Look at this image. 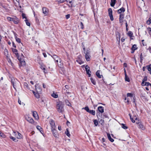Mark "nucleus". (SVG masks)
<instances>
[{
  "mask_svg": "<svg viewBox=\"0 0 151 151\" xmlns=\"http://www.w3.org/2000/svg\"><path fill=\"white\" fill-rule=\"evenodd\" d=\"M124 17V15L123 14H121L119 15V22L122 23L124 22L123 19Z\"/></svg>",
  "mask_w": 151,
  "mask_h": 151,
  "instance_id": "obj_13",
  "label": "nucleus"
},
{
  "mask_svg": "<svg viewBox=\"0 0 151 151\" xmlns=\"http://www.w3.org/2000/svg\"><path fill=\"white\" fill-rule=\"evenodd\" d=\"M83 109H85L87 111V112L88 113L90 111L89 108L88 106H86V107H85V108H84Z\"/></svg>",
  "mask_w": 151,
  "mask_h": 151,
  "instance_id": "obj_42",
  "label": "nucleus"
},
{
  "mask_svg": "<svg viewBox=\"0 0 151 151\" xmlns=\"http://www.w3.org/2000/svg\"><path fill=\"white\" fill-rule=\"evenodd\" d=\"M65 95H67L68 97H71V96L70 95V93L69 92L67 91H66V92L65 93Z\"/></svg>",
  "mask_w": 151,
  "mask_h": 151,
  "instance_id": "obj_40",
  "label": "nucleus"
},
{
  "mask_svg": "<svg viewBox=\"0 0 151 151\" xmlns=\"http://www.w3.org/2000/svg\"><path fill=\"white\" fill-rule=\"evenodd\" d=\"M136 123L137 125V127L139 129L142 130H144L145 129V126L140 120H138V121L136 122Z\"/></svg>",
  "mask_w": 151,
  "mask_h": 151,
  "instance_id": "obj_4",
  "label": "nucleus"
},
{
  "mask_svg": "<svg viewBox=\"0 0 151 151\" xmlns=\"http://www.w3.org/2000/svg\"><path fill=\"white\" fill-rule=\"evenodd\" d=\"M20 64L21 66H23L25 65V62L24 61H20Z\"/></svg>",
  "mask_w": 151,
  "mask_h": 151,
  "instance_id": "obj_34",
  "label": "nucleus"
},
{
  "mask_svg": "<svg viewBox=\"0 0 151 151\" xmlns=\"http://www.w3.org/2000/svg\"><path fill=\"white\" fill-rule=\"evenodd\" d=\"M58 129L60 131H61V130L62 129H61V127L60 126H58Z\"/></svg>",
  "mask_w": 151,
  "mask_h": 151,
  "instance_id": "obj_64",
  "label": "nucleus"
},
{
  "mask_svg": "<svg viewBox=\"0 0 151 151\" xmlns=\"http://www.w3.org/2000/svg\"><path fill=\"white\" fill-rule=\"evenodd\" d=\"M51 96L54 98H56L58 97V95L54 93L51 94Z\"/></svg>",
  "mask_w": 151,
  "mask_h": 151,
  "instance_id": "obj_32",
  "label": "nucleus"
},
{
  "mask_svg": "<svg viewBox=\"0 0 151 151\" xmlns=\"http://www.w3.org/2000/svg\"><path fill=\"white\" fill-rule=\"evenodd\" d=\"M66 104L68 106H70L71 105V104L69 102L68 100H66L65 101Z\"/></svg>",
  "mask_w": 151,
  "mask_h": 151,
  "instance_id": "obj_50",
  "label": "nucleus"
},
{
  "mask_svg": "<svg viewBox=\"0 0 151 151\" xmlns=\"http://www.w3.org/2000/svg\"><path fill=\"white\" fill-rule=\"evenodd\" d=\"M35 88L37 92L40 93L41 92L42 89L39 87H37V86L35 85Z\"/></svg>",
  "mask_w": 151,
  "mask_h": 151,
  "instance_id": "obj_21",
  "label": "nucleus"
},
{
  "mask_svg": "<svg viewBox=\"0 0 151 151\" xmlns=\"http://www.w3.org/2000/svg\"><path fill=\"white\" fill-rule=\"evenodd\" d=\"M147 70L148 71H150V72H151V64L150 65L148 66Z\"/></svg>",
  "mask_w": 151,
  "mask_h": 151,
  "instance_id": "obj_51",
  "label": "nucleus"
},
{
  "mask_svg": "<svg viewBox=\"0 0 151 151\" xmlns=\"http://www.w3.org/2000/svg\"><path fill=\"white\" fill-rule=\"evenodd\" d=\"M24 21L26 23V24L28 26H30V23L29 22L28 20L27 19H25L24 20Z\"/></svg>",
  "mask_w": 151,
  "mask_h": 151,
  "instance_id": "obj_39",
  "label": "nucleus"
},
{
  "mask_svg": "<svg viewBox=\"0 0 151 151\" xmlns=\"http://www.w3.org/2000/svg\"><path fill=\"white\" fill-rule=\"evenodd\" d=\"M109 14L111 20L112 21L114 20V18L112 15V11L111 8H109L108 9Z\"/></svg>",
  "mask_w": 151,
  "mask_h": 151,
  "instance_id": "obj_7",
  "label": "nucleus"
},
{
  "mask_svg": "<svg viewBox=\"0 0 151 151\" xmlns=\"http://www.w3.org/2000/svg\"><path fill=\"white\" fill-rule=\"evenodd\" d=\"M70 14H68L65 16V17L66 19H69L70 18Z\"/></svg>",
  "mask_w": 151,
  "mask_h": 151,
  "instance_id": "obj_58",
  "label": "nucleus"
},
{
  "mask_svg": "<svg viewBox=\"0 0 151 151\" xmlns=\"http://www.w3.org/2000/svg\"><path fill=\"white\" fill-rule=\"evenodd\" d=\"M24 87L25 88H28V85L26 83H24Z\"/></svg>",
  "mask_w": 151,
  "mask_h": 151,
  "instance_id": "obj_49",
  "label": "nucleus"
},
{
  "mask_svg": "<svg viewBox=\"0 0 151 151\" xmlns=\"http://www.w3.org/2000/svg\"><path fill=\"white\" fill-rule=\"evenodd\" d=\"M0 136L3 137L5 138L6 137L5 135L1 132L0 131Z\"/></svg>",
  "mask_w": 151,
  "mask_h": 151,
  "instance_id": "obj_37",
  "label": "nucleus"
},
{
  "mask_svg": "<svg viewBox=\"0 0 151 151\" xmlns=\"http://www.w3.org/2000/svg\"><path fill=\"white\" fill-rule=\"evenodd\" d=\"M17 133H18V132H14L12 133V135L17 137L16 136H17Z\"/></svg>",
  "mask_w": 151,
  "mask_h": 151,
  "instance_id": "obj_47",
  "label": "nucleus"
},
{
  "mask_svg": "<svg viewBox=\"0 0 151 151\" xmlns=\"http://www.w3.org/2000/svg\"><path fill=\"white\" fill-rule=\"evenodd\" d=\"M22 17L23 19L25 18L26 19H26L27 17H26V15L25 14H24V13H22Z\"/></svg>",
  "mask_w": 151,
  "mask_h": 151,
  "instance_id": "obj_53",
  "label": "nucleus"
},
{
  "mask_svg": "<svg viewBox=\"0 0 151 151\" xmlns=\"http://www.w3.org/2000/svg\"><path fill=\"white\" fill-rule=\"evenodd\" d=\"M148 30L149 31V34L150 36H151V28H149L148 29Z\"/></svg>",
  "mask_w": 151,
  "mask_h": 151,
  "instance_id": "obj_57",
  "label": "nucleus"
},
{
  "mask_svg": "<svg viewBox=\"0 0 151 151\" xmlns=\"http://www.w3.org/2000/svg\"><path fill=\"white\" fill-rule=\"evenodd\" d=\"M145 81H142V82L141 83V85L142 86H145Z\"/></svg>",
  "mask_w": 151,
  "mask_h": 151,
  "instance_id": "obj_60",
  "label": "nucleus"
},
{
  "mask_svg": "<svg viewBox=\"0 0 151 151\" xmlns=\"http://www.w3.org/2000/svg\"><path fill=\"white\" fill-rule=\"evenodd\" d=\"M116 1V0H111V3L110 5L111 6L113 7L114 6Z\"/></svg>",
  "mask_w": 151,
  "mask_h": 151,
  "instance_id": "obj_27",
  "label": "nucleus"
},
{
  "mask_svg": "<svg viewBox=\"0 0 151 151\" xmlns=\"http://www.w3.org/2000/svg\"><path fill=\"white\" fill-rule=\"evenodd\" d=\"M15 35V37L16 39V41L19 43H20L21 42V40L19 38L17 37V34L15 33L14 34Z\"/></svg>",
  "mask_w": 151,
  "mask_h": 151,
  "instance_id": "obj_24",
  "label": "nucleus"
},
{
  "mask_svg": "<svg viewBox=\"0 0 151 151\" xmlns=\"http://www.w3.org/2000/svg\"><path fill=\"white\" fill-rule=\"evenodd\" d=\"M147 23L148 24H150L151 23V14L150 15V17L147 21Z\"/></svg>",
  "mask_w": 151,
  "mask_h": 151,
  "instance_id": "obj_29",
  "label": "nucleus"
},
{
  "mask_svg": "<svg viewBox=\"0 0 151 151\" xmlns=\"http://www.w3.org/2000/svg\"><path fill=\"white\" fill-rule=\"evenodd\" d=\"M128 35L131 38L132 37L133 33L132 32L129 31L128 32Z\"/></svg>",
  "mask_w": 151,
  "mask_h": 151,
  "instance_id": "obj_35",
  "label": "nucleus"
},
{
  "mask_svg": "<svg viewBox=\"0 0 151 151\" xmlns=\"http://www.w3.org/2000/svg\"><path fill=\"white\" fill-rule=\"evenodd\" d=\"M32 92L34 94L35 96L37 99H39L40 97V96L39 94V93H38L37 92H35L33 91H32Z\"/></svg>",
  "mask_w": 151,
  "mask_h": 151,
  "instance_id": "obj_19",
  "label": "nucleus"
},
{
  "mask_svg": "<svg viewBox=\"0 0 151 151\" xmlns=\"http://www.w3.org/2000/svg\"><path fill=\"white\" fill-rule=\"evenodd\" d=\"M43 13L45 16L47 15L48 14L49 11L47 8L45 7H43L42 8Z\"/></svg>",
  "mask_w": 151,
  "mask_h": 151,
  "instance_id": "obj_11",
  "label": "nucleus"
},
{
  "mask_svg": "<svg viewBox=\"0 0 151 151\" xmlns=\"http://www.w3.org/2000/svg\"><path fill=\"white\" fill-rule=\"evenodd\" d=\"M17 138L18 139H20L22 137V135L19 133L18 132V133H17Z\"/></svg>",
  "mask_w": 151,
  "mask_h": 151,
  "instance_id": "obj_26",
  "label": "nucleus"
},
{
  "mask_svg": "<svg viewBox=\"0 0 151 151\" xmlns=\"http://www.w3.org/2000/svg\"><path fill=\"white\" fill-rule=\"evenodd\" d=\"M137 49V46L136 45H134L132 46L131 48L132 51H131V53H133L134 51Z\"/></svg>",
  "mask_w": 151,
  "mask_h": 151,
  "instance_id": "obj_18",
  "label": "nucleus"
},
{
  "mask_svg": "<svg viewBox=\"0 0 151 151\" xmlns=\"http://www.w3.org/2000/svg\"><path fill=\"white\" fill-rule=\"evenodd\" d=\"M12 44L13 46L14 47V48H16V45H15V44L14 43V42H12Z\"/></svg>",
  "mask_w": 151,
  "mask_h": 151,
  "instance_id": "obj_61",
  "label": "nucleus"
},
{
  "mask_svg": "<svg viewBox=\"0 0 151 151\" xmlns=\"http://www.w3.org/2000/svg\"><path fill=\"white\" fill-rule=\"evenodd\" d=\"M129 115L130 117V119L133 123L135 122V120H136V122L138 121V120H139L138 119H137V116H134L133 117H132V115L130 114H129Z\"/></svg>",
  "mask_w": 151,
  "mask_h": 151,
  "instance_id": "obj_6",
  "label": "nucleus"
},
{
  "mask_svg": "<svg viewBox=\"0 0 151 151\" xmlns=\"http://www.w3.org/2000/svg\"><path fill=\"white\" fill-rule=\"evenodd\" d=\"M37 129L39 130L40 132H41V133H42V128L41 127L39 126H37Z\"/></svg>",
  "mask_w": 151,
  "mask_h": 151,
  "instance_id": "obj_36",
  "label": "nucleus"
},
{
  "mask_svg": "<svg viewBox=\"0 0 151 151\" xmlns=\"http://www.w3.org/2000/svg\"><path fill=\"white\" fill-rule=\"evenodd\" d=\"M88 113L93 115H95L96 113L95 111L94 110H90Z\"/></svg>",
  "mask_w": 151,
  "mask_h": 151,
  "instance_id": "obj_28",
  "label": "nucleus"
},
{
  "mask_svg": "<svg viewBox=\"0 0 151 151\" xmlns=\"http://www.w3.org/2000/svg\"><path fill=\"white\" fill-rule=\"evenodd\" d=\"M51 131L54 136L56 137H58V133L57 131L55 129V128H54V129H52Z\"/></svg>",
  "mask_w": 151,
  "mask_h": 151,
  "instance_id": "obj_10",
  "label": "nucleus"
},
{
  "mask_svg": "<svg viewBox=\"0 0 151 151\" xmlns=\"http://www.w3.org/2000/svg\"><path fill=\"white\" fill-rule=\"evenodd\" d=\"M7 20L9 21H12L14 23L16 24H18L19 22V19L16 17H14L12 18L8 17H7Z\"/></svg>",
  "mask_w": 151,
  "mask_h": 151,
  "instance_id": "obj_3",
  "label": "nucleus"
},
{
  "mask_svg": "<svg viewBox=\"0 0 151 151\" xmlns=\"http://www.w3.org/2000/svg\"><path fill=\"white\" fill-rule=\"evenodd\" d=\"M13 52L15 53V54L17 55H18V53H17V50L15 49H13L12 50Z\"/></svg>",
  "mask_w": 151,
  "mask_h": 151,
  "instance_id": "obj_44",
  "label": "nucleus"
},
{
  "mask_svg": "<svg viewBox=\"0 0 151 151\" xmlns=\"http://www.w3.org/2000/svg\"><path fill=\"white\" fill-rule=\"evenodd\" d=\"M121 40L122 42H123L124 41L125 39L124 38H122Z\"/></svg>",
  "mask_w": 151,
  "mask_h": 151,
  "instance_id": "obj_63",
  "label": "nucleus"
},
{
  "mask_svg": "<svg viewBox=\"0 0 151 151\" xmlns=\"http://www.w3.org/2000/svg\"><path fill=\"white\" fill-rule=\"evenodd\" d=\"M56 107L58 111L59 112H63L64 111L63 104L62 102H57Z\"/></svg>",
  "mask_w": 151,
  "mask_h": 151,
  "instance_id": "obj_1",
  "label": "nucleus"
},
{
  "mask_svg": "<svg viewBox=\"0 0 151 151\" xmlns=\"http://www.w3.org/2000/svg\"><path fill=\"white\" fill-rule=\"evenodd\" d=\"M81 28L82 29H83V23L82 22H81V25H80Z\"/></svg>",
  "mask_w": 151,
  "mask_h": 151,
  "instance_id": "obj_59",
  "label": "nucleus"
},
{
  "mask_svg": "<svg viewBox=\"0 0 151 151\" xmlns=\"http://www.w3.org/2000/svg\"><path fill=\"white\" fill-rule=\"evenodd\" d=\"M107 136L108 139L111 142H113L114 141V139L111 138L110 134L109 133H107Z\"/></svg>",
  "mask_w": 151,
  "mask_h": 151,
  "instance_id": "obj_20",
  "label": "nucleus"
},
{
  "mask_svg": "<svg viewBox=\"0 0 151 151\" xmlns=\"http://www.w3.org/2000/svg\"><path fill=\"white\" fill-rule=\"evenodd\" d=\"M17 82H18V81L16 79H15L14 78H12L11 83L14 88L15 89L16 87Z\"/></svg>",
  "mask_w": 151,
  "mask_h": 151,
  "instance_id": "obj_5",
  "label": "nucleus"
},
{
  "mask_svg": "<svg viewBox=\"0 0 151 151\" xmlns=\"http://www.w3.org/2000/svg\"><path fill=\"white\" fill-rule=\"evenodd\" d=\"M104 120L103 119H101L100 121H99V122L100 123H101V124H102V123H104Z\"/></svg>",
  "mask_w": 151,
  "mask_h": 151,
  "instance_id": "obj_62",
  "label": "nucleus"
},
{
  "mask_svg": "<svg viewBox=\"0 0 151 151\" xmlns=\"http://www.w3.org/2000/svg\"><path fill=\"white\" fill-rule=\"evenodd\" d=\"M26 119L30 123L33 124L34 122V120L31 117H27Z\"/></svg>",
  "mask_w": 151,
  "mask_h": 151,
  "instance_id": "obj_14",
  "label": "nucleus"
},
{
  "mask_svg": "<svg viewBox=\"0 0 151 151\" xmlns=\"http://www.w3.org/2000/svg\"><path fill=\"white\" fill-rule=\"evenodd\" d=\"M93 122L94 124H95V126H97L98 124V121L96 119H95L94 120Z\"/></svg>",
  "mask_w": 151,
  "mask_h": 151,
  "instance_id": "obj_43",
  "label": "nucleus"
},
{
  "mask_svg": "<svg viewBox=\"0 0 151 151\" xmlns=\"http://www.w3.org/2000/svg\"><path fill=\"white\" fill-rule=\"evenodd\" d=\"M73 0H66L65 1H66L67 2H69L70 4L71 5V6H72L73 5L72 2Z\"/></svg>",
  "mask_w": 151,
  "mask_h": 151,
  "instance_id": "obj_41",
  "label": "nucleus"
},
{
  "mask_svg": "<svg viewBox=\"0 0 151 151\" xmlns=\"http://www.w3.org/2000/svg\"><path fill=\"white\" fill-rule=\"evenodd\" d=\"M65 133L68 137H70V135L68 129H66V131H65Z\"/></svg>",
  "mask_w": 151,
  "mask_h": 151,
  "instance_id": "obj_30",
  "label": "nucleus"
},
{
  "mask_svg": "<svg viewBox=\"0 0 151 151\" xmlns=\"http://www.w3.org/2000/svg\"><path fill=\"white\" fill-rule=\"evenodd\" d=\"M76 61L80 65L84 63V62L82 60V59H80L76 60Z\"/></svg>",
  "mask_w": 151,
  "mask_h": 151,
  "instance_id": "obj_25",
  "label": "nucleus"
},
{
  "mask_svg": "<svg viewBox=\"0 0 151 151\" xmlns=\"http://www.w3.org/2000/svg\"><path fill=\"white\" fill-rule=\"evenodd\" d=\"M98 110L99 112L103 113L104 112V107L102 106H99L98 107Z\"/></svg>",
  "mask_w": 151,
  "mask_h": 151,
  "instance_id": "obj_16",
  "label": "nucleus"
},
{
  "mask_svg": "<svg viewBox=\"0 0 151 151\" xmlns=\"http://www.w3.org/2000/svg\"><path fill=\"white\" fill-rule=\"evenodd\" d=\"M151 84L150 83L148 82H145V86H150Z\"/></svg>",
  "mask_w": 151,
  "mask_h": 151,
  "instance_id": "obj_52",
  "label": "nucleus"
},
{
  "mask_svg": "<svg viewBox=\"0 0 151 151\" xmlns=\"http://www.w3.org/2000/svg\"><path fill=\"white\" fill-rule=\"evenodd\" d=\"M116 38L117 40L119 42H120V38L121 37L119 33L118 32L116 34Z\"/></svg>",
  "mask_w": 151,
  "mask_h": 151,
  "instance_id": "obj_22",
  "label": "nucleus"
},
{
  "mask_svg": "<svg viewBox=\"0 0 151 151\" xmlns=\"http://www.w3.org/2000/svg\"><path fill=\"white\" fill-rule=\"evenodd\" d=\"M33 116L35 118V119L37 120L39 119V116L37 114V113L36 111H33Z\"/></svg>",
  "mask_w": 151,
  "mask_h": 151,
  "instance_id": "obj_15",
  "label": "nucleus"
},
{
  "mask_svg": "<svg viewBox=\"0 0 151 151\" xmlns=\"http://www.w3.org/2000/svg\"><path fill=\"white\" fill-rule=\"evenodd\" d=\"M91 55L90 53V52L89 50H87L86 54V59L87 61H88L90 60Z\"/></svg>",
  "mask_w": 151,
  "mask_h": 151,
  "instance_id": "obj_8",
  "label": "nucleus"
},
{
  "mask_svg": "<svg viewBox=\"0 0 151 151\" xmlns=\"http://www.w3.org/2000/svg\"><path fill=\"white\" fill-rule=\"evenodd\" d=\"M50 123L51 127V129H54V128H55V123H54V122L52 120H51L50 121Z\"/></svg>",
  "mask_w": 151,
  "mask_h": 151,
  "instance_id": "obj_12",
  "label": "nucleus"
},
{
  "mask_svg": "<svg viewBox=\"0 0 151 151\" xmlns=\"http://www.w3.org/2000/svg\"><path fill=\"white\" fill-rule=\"evenodd\" d=\"M125 76V80L126 81H128V82L130 81V80L129 78L128 77L127 75L126 76Z\"/></svg>",
  "mask_w": 151,
  "mask_h": 151,
  "instance_id": "obj_48",
  "label": "nucleus"
},
{
  "mask_svg": "<svg viewBox=\"0 0 151 151\" xmlns=\"http://www.w3.org/2000/svg\"><path fill=\"white\" fill-rule=\"evenodd\" d=\"M51 56L55 61L56 62L58 63V65L59 67H61L62 66V63L59 58L58 57V56L56 55H54Z\"/></svg>",
  "mask_w": 151,
  "mask_h": 151,
  "instance_id": "obj_2",
  "label": "nucleus"
},
{
  "mask_svg": "<svg viewBox=\"0 0 151 151\" xmlns=\"http://www.w3.org/2000/svg\"><path fill=\"white\" fill-rule=\"evenodd\" d=\"M41 68L43 70H44V72L45 73H47V72H46L45 71V66L44 65H41L40 66Z\"/></svg>",
  "mask_w": 151,
  "mask_h": 151,
  "instance_id": "obj_38",
  "label": "nucleus"
},
{
  "mask_svg": "<svg viewBox=\"0 0 151 151\" xmlns=\"http://www.w3.org/2000/svg\"><path fill=\"white\" fill-rule=\"evenodd\" d=\"M57 1L60 3H61L65 1L66 0H57Z\"/></svg>",
  "mask_w": 151,
  "mask_h": 151,
  "instance_id": "obj_54",
  "label": "nucleus"
},
{
  "mask_svg": "<svg viewBox=\"0 0 151 151\" xmlns=\"http://www.w3.org/2000/svg\"><path fill=\"white\" fill-rule=\"evenodd\" d=\"M85 69L87 74L88 75V77H90L91 76V71H90V68L88 65H86L85 66Z\"/></svg>",
  "mask_w": 151,
  "mask_h": 151,
  "instance_id": "obj_9",
  "label": "nucleus"
},
{
  "mask_svg": "<svg viewBox=\"0 0 151 151\" xmlns=\"http://www.w3.org/2000/svg\"><path fill=\"white\" fill-rule=\"evenodd\" d=\"M127 97H133V94L130 93H128L127 94Z\"/></svg>",
  "mask_w": 151,
  "mask_h": 151,
  "instance_id": "obj_45",
  "label": "nucleus"
},
{
  "mask_svg": "<svg viewBox=\"0 0 151 151\" xmlns=\"http://www.w3.org/2000/svg\"><path fill=\"white\" fill-rule=\"evenodd\" d=\"M147 76H145L144 78L143 79V80H142V81H147Z\"/></svg>",
  "mask_w": 151,
  "mask_h": 151,
  "instance_id": "obj_56",
  "label": "nucleus"
},
{
  "mask_svg": "<svg viewBox=\"0 0 151 151\" xmlns=\"http://www.w3.org/2000/svg\"><path fill=\"white\" fill-rule=\"evenodd\" d=\"M90 80L91 82L94 85H95L96 84V82L95 79H93V78H91Z\"/></svg>",
  "mask_w": 151,
  "mask_h": 151,
  "instance_id": "obj_31",
  "label": "nucleus"
},
{
  "mask_svg": "<svg viewBox=\"0 0 151 151\" xmlns=\"http://www.w3.org/2000/svg\"><path fill=\"white\" fill-rule=\"evenodd\" d=\"M122 127L124 129H127V127L125 126V124H122Z\"/></svg>",
  "mask_w": 151,
  "mask_h": 151,
  "instance_id": "obj_46",
  "label": "nucleus"
},
{
  "mask_svg": "<svg viewBox=\"0 0 151 151\" xmlns=\"http://www.w3.org/2000/svg\"><path fill=\"white\" fill-rule=\"evenodd\" d=\"M9 137L14 142H16L17 141V140L15 137H13L12 135H10Z\"/></svg>",
  "mask_w": 151,
  "mask_h": 151,
  "instance_id": "obj_33",
  "label": "nucleus"
},
{
  "mask_svg": "<svg viewBox=\"0 0 151 151\" xmlns=\"http://www.w3.org/2000/svg\"><path fill=\"white\" fill-rule=\"evenodd\" d=\"M125 11V9L123 7H122L120 9H119L117 11V12L119 14H122V12H124Z\"/></svg>",
  "mask_w": 151,
  "mask_h": 151,
  "instance_id": "obj_17",
  "label": "nucleus"
},
{
  "mask_svg": "<svg viewBox=\"0 0 151 151\" xmlns=\"http://www.w3.org/2000/svg\"><path fill=\"white\" fill-rule=\"evenodd\" d=\"M100 70H97L96 73V75L99 78H101V76H102V75H101L100 74Z\"/></svg>",
  "mask_w": 151,
  "mask_h": 151,
  "instance_id": "obj_23",
  "label": "nucleus"
},
{
  "mask_svg": "<svg viewBox=\"0 0 151 151\" xmlns=\"http://www.w3.org/2000/svg\"><path fill=\"white\" fill-rule=\"evenodd\" d=\"M13 1L15 3H16V2H17L18 3V4L19 5V0H13Z\"/></svg>",
  "mask_w": 151,
  "mask_h": 151,
  "instance_id": "obj_55",
  "label": "nucleus"
}]
</instances>
